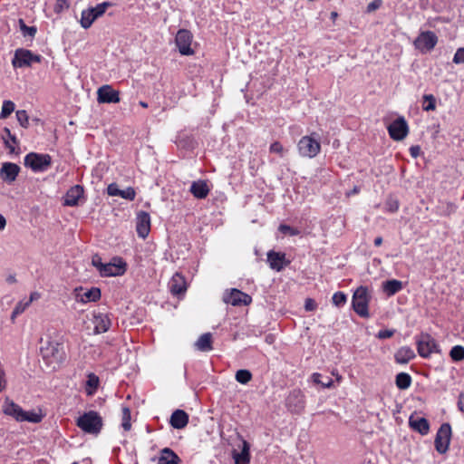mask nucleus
I'll return each mask as SVG.
<instances>
[{
	"label": "nucleus",
	"mask_w": 464,
	"mask_h": 464,
	"mask_svg": "<svg viewBox=\"0 0 464 464\" xmlns=\"http://www.w3.org/2000/svg\"><path fill=\"white\" fill-rule=\"evenodd\" d=\"M30 304H28L27 301L24 302V301H21L19 302L15 308L14 309V312H13V314L12 316H15L16 314H19L21 313H23Z\"/></svg>",
	"instance_id": "48"
},
{
	"label": "nucleus",
	"mask_w": 464,
	"mask_h": 464,
	"mask_svg": "<svg viewBox=\"0 0 464 464\" xmlns=\"http://www.w3.org/2000/svg\"><path fill=\"white\" fill-rule=\"evenodd\" d=\"M417 350L420 356L428 358L431 353H440L435 339L428 334H421L417 339Z\"/></svg>",
	"instance_id": "7"
},
{
	"label": "nucleus",
	"mask_w": 464,
	"mask_h": 464,
	"mask_svg": "<svg viewBox=\"0 0 464 464\" xmlns=\"http://www.w3.org/2000/svg\"><path fill=\"white\" fill-rule=\"evenodd\" d=\"M458 406L459 411L464 412V392L460 393L459 397Z\"/></svg>",
	"instance_id": "56"
},
{
	"label": "nucleus",
	"mask_w": 464,
	"mask_h": 464,
	"mask_svg": "<svg viewBox=\"0 0 464 464\" xmlns=\"http://www.w3.org/2000/svg\"><path fill=\"white\" fill-rule=\"evenodd\" d=\"M197 350L200 352H208L212 350V335L210 333H206L199 336L195 343Z\"/></svg>",
	"instance_id": "31"
},
{
	"label": "nucleus",
	"mask_w": 464,
	"mask_h": 464,
	"mask_svg": "<svg viewBox=\"0 0 464 464\" xmlns=\"http://www.w3.org/2000/svg\"><path fill=\"white\" fill-rule=\"evenodd\" d=\"M395 330H382L378 333L377 337L379 339H386L393 336Z\"/></svg>",
	"instance_id": "53"
},
{
	"label": "nucleus",
	"mask_w": 464,
	"mask_h": 464,
	"mask_svg": "<svg viewBox=\"0 0 464 464\" xmlns=\"http://www.w3.org/2000/svg\"><path fill=\"white\" fill-rule=\"evenodd\" d=\"M69 8V4L66 0H57L54 5V12L61 13L63 10Z\"/></svg>",
	"instance_id": "50"
},
{
	"label": "nucleus",
	"mask_w": 464,
	"mask_h": 464,
	"mask_svg": "<svg viewBox=\"0 0 464 464\" xmlns=\"http://www.w3.org/2000/svg\"><path fill=\"white\" fill-rule=\"evenodd\" d=\"M94 334L105 333L111 326V319L107 314H98L93 316Z\"/></svg>",
	"instance_id": "22"
},
{
	"label": "nucleus",
	"mask_w": 464,
	"mask_h": 464,
	"mask_svg": "<svg viewBox=\"0 0 464 464\" xmlns=\"http://www.w3.org/2000/svg\"><path fill=\"white\" fill-rule=\"evenodd\" d=\"M107 192L111 197H121L124 199L132 200L135 198V190L131 187L121 189L119 185L111 183L107 188Z\"/></svg>",
	"instance_id": "18"
},
{
	"label": "nucleus",
	"mask_w": 464,
	"mask_h": 464,
	"mask_svg": "<svg viewBox=\"0 0 464 464\" xmlns=\"http://www.w3.org/2000/svg\"><path fill=\"white\" fill-rule=\"evenodd\" d=\"M332 300L334 305L341 306L346 303V295L343 292H336L334 294Z\"/></svg>",
	"instance_id": "47"
},
{
	"label": "nucleus",
	"mask_w": 464,
	"mask_h": 464,
	"mask_svg": "<svg viewBox=\"0 0 464 464\" xmlns=\"http://www.w3.org/2000/svg\"><path fill=\"white\" fill-rule=\"evenodd\" d=\"M382 243V238L381 237H378L374 239V245L376 246H380Z\"/></svg>",
	"instance_id": "62"
},
{
	"label": "nucleus",
	"mask_w": 464,
	"mask_h": 464,
	"mask_svg": "<svg viewBox=\"0 0 464 464\" xmlns=\"http://www.w3.org/2000/svg\"><path fill=\"white\" fill-rule=\"evenodd\" d=\"M126 271V263L121 257L115 256L110 263L104 264L101 269L102 276H122Z\"/></svg>",
	"instance_id": "10"
},
{
	"label": "nucleus",
	"mask_w": 464,
	"mask_h": 464,
	"mask_svg": "<svg viewBox=\"0 0 464 464\" xmlns=\"http://www.w3.org/2000/svg\"><path fill=\"white\" fill-rule=\"evenodd\" d=\"M410 151H411V155L413 157V158H417L419 156V152H420V148L418 146H412L411 149H410Z\"/></svg>",
	"instance_id": "58"
},
{
	"label": "nucleus",
	"mask_w": 464,
	"mask_h": 464,
	"mask_svg": "<svg viewBox=\"0 0 464 464\" xmlns=\"http://www.w3.org/2000/svg\"><path fill=\"white\" fill-rule=\"evenodd\" d=\"M190 192L198 198H205L209 193V188L206 181H194L190 187Z\"/></svg>",
	"instance_id": "28"
},
{
	"label": "nucleus",
	"mask_w": 464,
	"mask_h": 464,
	"mask_svg": "<svg viewBox=\"0 0 464 464\" xmlns=\"http://www.w3.org/2000/svg\"><path fill=\"white\" fill-rule=\"evenodd\" d=\"M422 109L425 111H435L436 99L432 94H425L423 96Z\"/></svg>",
	"instance_id": "36"
},
{
	"label": "nucleus",
	"mask_w": 464,
	"mask_h": 464,
	"mask_svg": "<svg viewBox=\"0 0 464 464\" xmlns=\"http://www.w3.org/2000/svg\"><path fill=\"white\" fill-rule=\"evenodd\" d=\"M279 230L284 233V234H290V235H297L298 234V231L296 229H294L292 228L291 227L289 226H286V225H280L279 227Z\"/></svg>",
	"instance_id": "54"
},
{
	"label": "nucleus",
	"mask_w": 464,
	"mask_h": 464,
	"mask_svg": "<svg viewBox=\"0 0 464 464\" xmlns=\"http://www.w3.org/2000/svg\"><path fill=\"white\" fill-rule=\"evenodd\" d=\"M398 208H399L398 204H397V203H395L394 205H392V206H391V210L395 211V210H397V209H398Z\"/></svg>",
	"instance_id": "63"
},
{
	"label": "nucleus",
	"mask_w": 464,
	"mask_h": 464,
	"mask_svg": "<svg viewBox=\"0 0 464 464\" xmlns=\"http://www.w3.org/2000/svg\"><path fill=\"white\" fill-rule=\"evenodd\" d=\"M299 154L302 157L314 158L321 150V144L318 140L312 136H304L297 143Z\"/></svg>",
	"instance_id": "6"
},
{
	"label": "nucleus",
	"mask_w": 464,
	"mask_h": 464,
	"mask_svg": "<svg viewBox=\"0 0 464 464\" xmlns=\"http://www.w3.org/2000/svg\"><path fill=\"white\" fill-rule=\"evenodd\" d=\"M40 294L38 292H33L30 295L29 299L27 300L28 304H31L34 301L38 300L40 298Z\"/></svg>",
	"instance_id": "57"
},
{
	"label": "nucleus",
	"mask_w": 464,
	"mask_h": 464,
	"mask_svg": "<svg viewBox=\"0 0 464 464\" xmlns=\"http://www.w3.org/2000/svg\"><path fill=\"white\" fill-rule=\"evenodd\" d=\"M235 378L239 383L246 384L251 381L252 373L248 370H238L236 372Z\"/></svg>",
	"instance_id": "38"
},
{
	"label": "nucleus",
	"mask_w": 464,
	"mask_h": 464,
	"mask_svg": "<svg viewBox=\"0 0 464 464\" xmlns=\"http://www.w3.org/2000/svg\"><path fill=\"white\" fill-rule=\"evenodd\" d=\"M370 295L368 289L364 286H360L356 289L353 295V307L354 311L362 317H368V304Z\"/></svg>",
	"instance_id": "4"
},
{
	"label": "nucleus",
	"mask_w": 464,
	"mask_h": 464,
	"mask_svg": "<svg viewBox=\"0 0 464 464\" xmlns=\"http://www.w3.org/2000/svg\"><path fill=\"white\" fill-rule=\"evenodd\" d=\"M97 100L99 103H118L121 101L119 92L111 85H103L98 89Z\"/></svg>",
	"instance_id": "16"
},
{
	"label": "nucleus",
	"mask_w": 464,
	"mask_h": 464,
	"mask_svg": "<svg viewBox=\"0 0 464 464\" xmlns=\"http://www.w3.org/2000/svg\"><path fill=\"white\" fill-rule=\"evenodd\" d=\"M19 171L20 167L18 165L11 162H5L2 165L0 169V177L4 181L11 183L15 180Z\"/></svg>",
	"instance_id": "19"
},
{
	"label": "nucleus",
	"mask_w": 464,
	"mask_h": 464,
	"mask_svg": "<svg viewBox=\"0 0 464 464\" xmlns=\"http://www.w3.org/2000/svg\"><path fill=\"white\" fill-rule=\"evenodd\" d=\"M140 104L145 108V102H140Z\"/></svg>",
	"instance_id": "64"
},
{
	"label": "nucleus",
	"mask_w": 464,
	"mask_h": 464,
	"mask_svg": "<svg viewBox=\"0 0 464 464\" xmlns=\"http://www.w3.org/2000/svg\"><path fill=\"white\" fill-rule=\"evenodd\" d=\"M179 462L178 455L168 448L162 450L158 458V464H179Z\"/></svg>",
	"instance_id": "30"
},
{
	"label": "nucleus",
	"mask_w": 464,
	"mask_h": 464,
	"mask_svg": "<svg viewBox=\"0 0 464 464\" xmlns=\"http://www.w3.org/2000/svg\"><path fill=\"white\" fill-rule=\"evenodd\" d=\"M14 111V103L12 101H5L2 105L0 119H6Z\"/></svg>",
	"instance_id": "39"
},
{
	"label": "nucleus",
	"mask_w": 464,
	"mask_h": 464,
	"mask_svg": "<svg viewBox=\"0 0 464 464\" xmlns=\"http://www.w3.org/2000/svg\"><path fill=\"white\" fill-rule=\"evenodd\" d=\"M6 281L9 283V284H14L16 282V278L14 276H9L7 278H6Z\"/></svg>",
	"instance_id": "61"
},
{
	"label": "nucleus",
	"mask_w": 464,
	"mask_h": 464,
	"mask_svg": "<svg viewBox=\"0 0 464 464\" xmlns=\"http://www.w3.org/2000/svg\"><path fill=\"white\" fill-rule=\"evenodd\" d=\"M267 261L270 267L276 271H281L290 263V261L286 260L285 254L275 251H270L267 254Z\"/></svg>",
	"instance_id": "17"
},
{
	"label": "nucleus",
	"mask_w": 464,
	"mask_h": 464,
	"mask_svg": "<svg viewBox=\"0 0 464 464\" xmlns=\"http://www.w3.org/2000/svg\"><path fill=\"white\" fill-rule=\"evenodd\" d=\"M409 422H410L411 427L413 430L419 431L420 433L424 435L429 432L430 425H429L428 420L425 418H420V417L415 418L413 416H411Z\"/></svg>",
	"instance_id": "29"
},
{
	"label": "nucleus",
	"mask_w": 464,
	"mask_h": 464,
	"mask_svg": "<svg viewBox=\"0 0 464 464\" xmlns=\"http://www.w3.org/2000/svg\"><path fill=\"white\" fill-rule=\"evenodd\" d=\"M396 385L401 390H406L411 386V377L406 372H401L396 376Z\"/></svg>",
	"instance_id": "33"
},
{
	"label": "nucleus",
	"mask_w": 464,
	"mask_h": 464,
	"mask_svg": "<svg viewBox=\"0 0 464 464\" xmlns=\"http://www.w3.org/2000/svg\"><path fill=\"white\" fill-rule=\"evenodd\" d=\"M408 125L403 118H399L392 121L388 127V131L394 140H401L408 134Z\"/></svg>",
	"instance_id": "14"
},
{
	"label": "nucleus",
	"mask_w": 464,
	"mask_h": 464,
	"mask_svg": "<svg viewBox=\"0 0 464 464\" xmlns=\"http://www.w3.org/2000/svg\"><path fill=\"white\" fill-rule=\"evenodd\" d=\"M382 5V1L381 0H374L372 1V3H370L367 6V11L370 13V12H373L375 11L376 9H378Z\"/></svg>",
	"instance_id": "55"
},
{
	"label": "nucleus",
	"mask_w": 464,
	"mask_h": 464,
	"mask_svg": "<svg viewBox=\"0 0 464 464\" xmlns=\"http://www.w3.org/2000/svg\"><path fill=\"white\" fill-rule=\"evenodd\" d=\"M83 195V188L80 185L72 187L64 197V205L74 207L78 205V200Z\"/></svg>",
	"instance_id": "20"
},
{
	"label": "nucleus",
	"mask_w": 464,
	"mask_h": 464,
	"mask_svg": "<svg viewBox=\"0 0 464 464\" xmlns=\"http://www.w3.org/2000/svg\"><path fill=\"white\" fill-rule=\"evenodd\" d=\"M52 162L51 156L48 154H38L31 152L24 158V165L31 168L34 171L45 170Z\"/></svg>",
	"instance_id": "8"
},
{
	"label": "nucleus",
	"mask_w": 464,
	"mask_h": 464,
	"mask_svg": "<svg viewBox=\"0 0 464 464\" xmlns=\"http://www.w3.org/2000/svg\"><path fill=\"white\" fill-rule=\"evenodd\" d=\"M450 355L455 362L464 360V347L461 345H456L450 350Z\"/></svg>",
	"instance_id": "40"
},
{
	"label": "nucleus",
	"mask_w": 464,
	"mask_h": 464,
	"mask_svg": "<svg viewBox=\"0 0 464 464\" xmlns=\"http://www.w3.org/2000/svg\"><path fill=\"white\" fill-rule=\"evenodd\" d=\"M402 289V283L396 279L388 280L383 283V290L388 295H393Z\"/></svg>",
	"instance_id": "32"
},
{
	"label": "nucleus",
	"mask_w": 464,
	"mask_h": 464,
	"mask_svg": "<svg viewBox=\"0 0 464 464\" xmlns=\"http://www.w3.org/2000/svg\"><path fill=\"white\" fill-rule=\"evenodd\" d=\"M40 353L53 369L59 366L65 357L63 345L50 337H42L40 339Z\"/></svg>",
	"instance_id": "1"
},
{
	"label": "nucleus",
	"mask_w": 464,
	"mask_h": 464,
	"mask_svg": "<svg viewBox=\"0 0 464 464\" xmlns=\"http://www.w3.org/2000/svg\"><path fill=\"white\" fill-rule=\"evenodd\" d=\"M145 212L140 211L138 213L137 217V226H136V231L141 238H145Z\"/></svg>",
	"instance_id": "37"
},
{
	"label": "nucleus",
	"mask_w": 464,
	"mask_h": 464,
	"mask_svg": "<svg viewBox=\"0 0 464 464\" xmlns=\"http://www.w3.org/2000/svg\"><path fill=\"white\" fill-rule=\"evenodd\" d=\"M4 132L5 133V136L3 137V140L5 141V146L9 149L11 153H14L15 151L14 147L11 144H15L17 142V140L14 135H13L8 128L4 129Z\"/></svg>",
	"instance_id": "35"
},
{
	"label": "nucleus",
	"mask_w": 464,
	"mask_h": 464,
	"mask_svg": "<svg viewBox=\"0 0 464 464\" xmlns=\"http://www.w3.org/2000/svg\"><path fill=\"white\" fill-rule=\"evenodd\" d=\"M438 43V37L431 31L421 32L414 41V46L420 52H430Z\"/></svg>",
	"instance_id": "9"
},
{
	"label": "nucleus",
	"mask_w": 464,
	"mask_h": 464,
	"mask_svg": "<svg viewBox=\"0 0 464 464\" xmlns=\"http://www.w3.org/2000/svg\"><path fill=\"white\" fill-rule=\"evenodd\" d=\"M16 118L18 122L23 128H28L29 126V117L27 112L24 110H20L16 111Z\"/></svg>",
	"instance_id": "45"
},
{
	"label": "nucleus",
	"mask_w": 464,
	"mask_h": 464,
	"mask_svg": "<svg viewBox=\"0 0 464 464\" xmlns=\"http://www.w3.org/2000/svg\"><path fill=\"white\" fill-rule=\"evenodd\" d=\"M250 446L247 441L243 440L240 452H233L235 464H249L250 461Z\"/></svg>",
	"instance_id": "26"
},
{
	"label": "nucleus",
	"mask_w": 464,
	"mask_h": 464,
	"mask_svg": "<svg viewBox=\"0 0 464 464\" xmlns=\"http://www.w3.org/2000/svg\"><path fill=\"white\" fill-rule=\"evenodd\" d=\"M6 220L4 216L0 215V230H3L5 227Z\"/></svg>",
	"instance_id": "60"
},
{
	"label": "nucleus",
	"mask_w": 464,
	"mask_h": 464,
	"mask_svg": "<svg viewBox=\"0 0 464 464\" xmlns=\"http://www.w3.org/2000/svg\"><path fill=\"white\" fill-rule=\"evenodd\" d=\"M317 307V304L312 298H306L304 301V309L306 311H314Z\"/></svg>",
	"instance_id": "52"
},
{
	"label": "nucleus",
	"mask_w": 464,
	"mask_h": 464,
	"mask_svg": "<svg viewBox=\"0 0 464 464\" xmlns=\"http://www.w3.org/2000/svg\"><path fill=\"white\" fill-rule=\"evenodd\" d=\"M188 422V415L182 410H176L170 417V424L175 429H183Z\"/></svg>",
	"instance_id": "24"
},
{
	"label": "nucleus",
	"mask_w": 464,
	"mask_h": 464,
	"mask_svg": "<svg viewBox=\"0 0 464 464\" xmlns=\"http://www.w3.org/2000/svg\"><path fill=\"white\" fill-rule=\"evenodd\" d=\"M169 289L173 295H180L186 291V281L185 278L176 273L169 283Z\"/></svg>",
	"instance_id": "23"
},
{
	"label": "nucleus",
	"mask_w": 464,
	"mask_h": 464,
	"mask_svg": "<svg viewBox=\"0 0 464 464\" xmlns=\"http://www.w3.org/2000/svg\"><path fill=\"white\" fill-rule=\"evenodd\" d=\"M453 62L457 64L464 63V48H459L453 57Z\"/></svg>",
	"instance_id": "49"
},
{
	"label": "nucleus",
	"mask_w": 464,
	"mask_h": 464,
	"mask_svg": "<svg viewBox=\"0 0 464 464\" xmlns=\"http://www.w3.org/2000/svg\"><path fill=\"white\" fill-rule=\"evenodd\" d=\"M42 57L30 50L19 48L14 52L12 65L14 68L31 67L34 63H40Z\"/></svg>",
	"instance_id": "5"
},
{
	"label": "nucleus",
	"mask_w": 464,
	"mask_h": 464,
	"mask_svg": "<svg viewBox=\"0 0 464 464\" xmlns=\"http://www.w3.org/2000/svg\"><path fill=\"white\" fill-rule=\"evenodd\" d=\"M223 300L227 304L234 306L247 305L251 303L252 298L247 294H245L237 289H231L223 296Z\"/></svg>",
	"instance_id": "13"
},
{
	"label": "nucleus",
	"mask_w": 464,
	"mask_h": 464,
	"mask_svg": "<svg viewBox=\"0 0 464 464\" xmlns=\"http://www.w3.org/2000/svg\"><path fill=\"white\" fill-rule=\"evenodd\" d=\"M3 411L5 414L12 416L17 421H22L24 411L13 401L6 400L3 406Z\"/></svg>",
	"instance_id": "21"
},
{
	"label": "nucleus",
	"mask_w": 464,
	"mask_h": 464,
	"mask_svg": "<svg viewBox=\"0 0 464 464\" xmlns=\"http://www.w3.org/2000/svg\"><path fill=\"white\" fill-rule=\"evenodd\" d=\"M451 437V427L449 423H443L439 429L436 439L435 447L438 452L445 453L450 445Z\"/></svg>",
	"instance_id": "12"
},
{
	"label": "nucleus",
	"mask_w": 464,
	"mask_h": 464,
	"mask_svg": "<svg viewBox=\"0 0 464 464\" xmlns=\"http://www.w3.org/2000/svg\"><path fill=\"white\" fill-rule=\"evenodd\" d=\"M193 36L188 30L181 29L176 35V45L182 55H191L194 50L191 48Z\"/></svg>",
	"instance_id": "11"
},
{
	"label": "nucleus",
	"mask_w": 464,
	"mask_h": 464,
	"mask_svg": "<svg viewBox=\"0 0 464 464\" xmlns=\"http://www.w3.org/2000/svg\"><path fill=\"white\" fill-rule=\"evenodd\" d=\"M4 376H5V372L4 371L0 368V392L4 389L5 387V379H4Z\"/></svg>",
	"instance_id": "59"
},
{
	"label": "nucleus",
	"mask_w": 464,
	"mask_h": 464,
	"mask_svg": "<svg viewBox=\"0 0 464 464\" xmlns=\"http://www.w3.org/2000/svg\"><path fill=\"white\" fill-rule=\"evenodd\" d=\"M121 426L122 428L125 430H129L131 427V424H130V411L129 410V408L127 407H124L122 409V423H121Z\"/></svg>",
	"instance_id": "46"
},
{
	"label": "nucleus",
	"mask_w": 464,
	"mask_h": 464,
	"mask_svg": "<svg viewBox=\"0 0 464 464\" xmlns=\"http://www.w3.org/2000/svg\"><path fill=\"white\" fill-rule=\"evenodd\" d=\"M76 424L84 432L97 435L102 428V420L96 411H91L80 416Z\"/></svg>",
	"instance_id": "2"
},
{
	"label": "nucleus",
	"mask_w": 464,
	"mask_h": 464,
	"mask_svg": "<svg viewBox=\"0 0 464 464\" xmlns=\"http://www.w3.org/2000/svg\"><path fill=\"white\" fill-rule=\"evenodd\" d=\"M18 23L24 36L29 35L31 37H34L37 31L35 26H27L23 19H19Z\"/></svg>",
	"instance_id": "44"
},
{
	"label": "nucleus",
	"mask_w": 464,
	"mask_h": 464,
	"mask_svg": "<svg viewBox=\"0 0 464 464\" xmlns=\"http://www.w3.org/2000/svg\"><path fill=\"white\" fill-rule=\"evenodd\" d=\"M111 2H103L94 7H90L82 12L80 24L83 29H88L92 26L93 22L99 17L102 16L107 8L112 6Z\"/></svg>",
	"instance_id": "3"
},
{
	"label": "nucleus",
	"mask_w": 464,
	"mask_h": 464,
	"mask_svg": "<svg viewBox=\"0 0 464 464\" xmlns=\"http://www.w3.org/2000/svg\"><path fill=\"white\" fill-rule=\"evenodd\" d=\"M269 151L283 158L288 150L279 141H275L270 145Z\"/></svg>",
	"instance_id": "43"
},
{
	"label": "nucleus",
	"mask_w": 464,
	"mask_h": 464,
	"mask_svg": "<svg viewBox=\"0 0 464 464\" xmlns=\"http://www.w3.org/2000/svg\"><path fill=\"white\" fill-rule=\"evenodd\" d=\"M415 357L414 351L408 346H402L394 354V359L397 363L405 364Z\"/></svg>",
	"instance_id": "25"
},
{
	"label": "nucleus",
	"mask_w": 464,
	"mask_h": 464,
	"mask_svg": "<svg viewBox=\"0 0 464 464\" xmlns=\"http://www.w3.org/2000/svg\"><path fill=\"white\" fill-rule=\"evenodd\" d=\"M80 291H82V289H75L77 301H81L82 303L95 302L101 298V290L97 287H92L86 291L82 295H80Z\"/></svg>",
	"instance_id": "27"
},
{
	"label": "nucleus",
	"mask_w": 464,
	"mask_h": 464,
	"mask_svg": "<svg viewBox=\"0 0 464 464\" xmlns=\"http://www.w3.org/2000/svg\"><path fill=\"white\" fill-rule=\"evenodd\" d=\"M99 384V378L94 374H90L87 381L86 392L91 395L97 389Z\"/></svg>",
	"instance_id": "42"
},
{
	"label": "nucleus",
	"mask_w": 464,
	"mask_h": 464,
	"mask_svg": "<svg viewBox=\"0 0 464 464\" xmlns=\"http://www.w3.org/2000/svg\"><path fill=\"white\" fill-rule=\"evenodd\" d=\"M92 265L95 266L100 273L101 269H102V266H104V264L102 262L101 256L97 254L92 256Z\"/></svg>",
	"instance_id": "51"
},
{
	"label": "nucleus",
	"mask_w": 464,
	"mask_h": 464,
	"mask_svg": "<svg viewBox=\"0 0 464 464\" xmlns=\"http://www.w3.org/2000/svg\"><path fill=\"white\" fill-rule=\"evenodd\" d=\"M285 404L292 412H300L304 408V395L302 391H292L286 398Z\"/></svg>",
	"instance_id": "15"
},
{
	"label": "nucleus",
	"mask_w": 464,
	"mask_h": 464,
	"mask_svg": "<svg viewBox=\"0 0 464 464\" xmlns=\"http://www.w3.org/2000/svg\"><path fill=\"white\" fill-rule=\"evenodd\" d=\"M312 379L314 383L320 384L324 388H331L334 383V382L331 378H326V380L324 381V379H322V374H320L318 372H314L312 375Z\"/></svg>",
	"instance_id": "41"
},
{
	"label": "nucleus",
	"mask_w": 464,
	"mask_h": 464,
	"mask_svg": "<svg viewBox=\"0 0 464 464\" xmlns=\"http://www.w3.org/2000/svg\"><path fill=\"white\" fill-rule=\"evenodd\" d=\"M44 415L42 414V411H39L38 412L36 411H24V416H23V420L22 421H29V422H32V423H39L42 419H43Z\"/></svg>",
	"instance_id": "34"
}]
</instances>
